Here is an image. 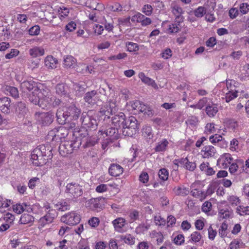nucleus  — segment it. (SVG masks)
Instances as JSON below:
<instances>
[{"label": "nucleus", "mask_w": 249, "mask_h": 249, "mask_svg": "<svg viewBox=\"0 0 249 249\" xmlns=\"http://www.w3.org/2000/svg\"><path fill=\"white\" fill-rule=\"evenodd\" d=\"M20 88L24 92L33 90L29 94V100L42 108L44 109L51 104L52 97L50 90L42 85L37 86L33 80L30 79L24 81L20 84Z\"/></svg>", "instance_id": "f257e3e1"}, {"label": "nucleus", "mask_w": 249, "mask_h": 249, "mask_svg": "<svg viewBox=\"0 0 249 249\" xmlns=\"http://www.w3.org/2000/svg\"><path fill=\"white\" fill-rule=\"evenodd\" d=\"M80 113V109L72 104L69 106L59 108L56 113V116L57 122L60 124H65L67 120L69 122L77 120Z\"/></svg>", "instance_id": "f03ea898"}, {"label": "nucleus", "mask_w": 249, "mask_h": 249, "mask_svg": "<svg viewBox=\"0 0 249 249\" xmlns=\"http://www.w3.org/2000/svg\"><path fill=\"white\" fill-rule=\"evenodd\" d=\"M52 157L51 150L49 147L42 145L35 148L31 153V159L33 164L36 166H41L45 164L49 159Z\"/></svg>", "instance_id": "7ed1b4c3"}, {"label": "nucleus", "mask_w": 249, "mask_h": 249, "mask_svg": "<svg viewBox=\"0 0 249 249\" xmlns=\"http://www.w3.org/2000/svg\"><path fill=\"white\" fill-rule=\"evenodd\" d=\"M124 125L122 126V133L125 136H132L136 133L138 127V121L134 116H130L127 119L125 116Z\"/></svg>", "instance_id": "20e7f679"}, {"label": "nucleus", "mask_w": 249, "mask_h": 249, "mask_svg": "<svg viewBox=\"0 0 249 249\" xmlns=\"http://www.w3.org/2000/svg\"><path fill=\"white\" fill-rule=\"evenodd\" d=\"M65 192L73 198H77L82 195L83 189L78 183L72 182L67 184Z\"/></svg>", "instance_id": "39448f33"}, {"label": "nucleus", "mask_w": 249, "mask_h": 249, "mask_svg": "<svg viewBox=\"0 0 249 249\" xmlns=\"http://www.w3.org/2000/svg\"><path fill=\"white\" fill-rule=\"evenodd\" d=\"M182 22L180 20H177L176 19H175L173 22L165 20L162 23V26L167 33H177L181 30L180 23Z\"/></svg>", "instance_id": "423d86ee"}, {"label": "nucleus", "mask_w": 249, "mask_h": 249, "mask_svg": "<svg viewBox=\"0 0 249 249\" xmlns=\"http://www.w3.org/2000/svg\"><path fill=\"white\" fill-rule=\"evenodd\" d=\"M88 134L87 130L85 129H75L72 131V138L71 141L73 142L74 147L76 148H79L81 145L82 140L86 137Z\"/></svg>", "instance_id": "0eeeda50"}, {"label": "nucleus", "mask_w": 249, "mask_h": 249, "mask_svg": "<svg viewBox=\"0 0 249 249\" xmlns=\"http://www.w3.org/2000/svg\"><path fill=\"white\" fill-rule=\"evenodd\" d=\"M60 220L67 225H74L79 223L80 216L75 212H71L61 216Z\"/></svg>", "instance_id": "6e6552de"}, {"label": "nucleus", "mask_w": 249, "mask_h": 249, "mask_svg": "<svg viewBox=\"0 0 249 249\" xmlns=\"http://www.w3.org/2000/svg\"><path fill=\"white\" fill-rule=\"evenodd\" d=\"M36 117L40 124L43 125H50L54 119V115L53 112H41L36 114Z\"/></svg>", "instance_id": "1a4fd4ad"}, {"label": "nucleus", "mask_w": 249, "mask_h": 249, "mask_svg": "<svg viewBox=\"0 0 249 249\" xmlns=\"http://www.w3.org/2000/svg\"><path fill=\"white\" fill-rule=\"evenodd\" d=\"M191 195L201 201L204 200L205 198L204 191L201 190V185L199 182H195L191 185Z\"/></svg>", "instance_id": "9d476101"}, {"label": "nucleus", "mask_w": 249, "mask_h": 249, "mask_svg": "<svg viewBox=\"0 0 249 249\" xmlns=\"http://www.w3.org/2000/svg\"><path fill=\"white\" fill-rule=\"evenodd\" d=\"M82 124L87 127L95 129L97 125L96 120L87 113H82L80 119Z\"/></svg>", "instance_id": "9b49d317"}, {"label": "nucleus", "mask_w": 249, "mask_h": 249, "mask_svg": "<svg viewBox=\"0 0 249 249\" xmlns=\"http://www.w3.org/2000/svg\"><path fill=\"white\" fill-rule=\"evenodd\" d=\"M77 149L74 147L73 142L72 141L71 142H62L59 146V153L64 157L71 153L73 150Z\"/></svg>", "instance_id": "f8f14e48"}, {"label": "nucleus", "mask_w": 249, "mask_h": 249, "mask_svg": "<svg viewBox=\"0 0 249 249\" xmlns=\"http://www.w3.org/2000/svg\"><path fill=\"white\" fill-rule=\"evenodd\" d=\"M84 100L88 104L94 105L100 100L99 93L95 90L88 91L85 93Z\"/></svg>", "instance_id": "ddd939ff"}, {"label": "nucleus", "mask_w": 249, "mask_h": 249, "mask_svg": "<svg viewBox=\"0 0 249 249\" xmlns=\"http://www.w3.org/2000/svg\"><path fill=\"white\" fill-rule=\"evenodd\" d=\"M101 198H91L86 202V206L89 209L94 211H98L102 207V204L100 202Z\"/></svg>", "instance_id": "4468645a"}, {"label": "nucleus", "mask_w": 249, "mask_h": 249, "mask_svg": "<svg viewBox=\"0 0 249 249\" xmlns=\"http://www.w3.org/2000/svg\"><path fill=\"white\" fill-rule=\"evenodd\" d=\"M114 230L119 233H123L125 231L124 228L126 224V221L123 217H118L112 222Z\"/></svg>", "instance_id": "2eb2a0df"}, {"label": "nucleus", "mask_w": 249, "mask_h": 249, "mask_svg": "<svg viewBox=\"0 0 249 249\" xmlns=\"http://www.w3.org/2000/svg\"><path fill=\"white\" fill-rule=\"evenodd\" d=\"M125 114L123 112H119L111 118V123L113 126L117 128H122L124 125Z\"/></svg>", "instance_id": "dca6fc26"}, {"label": "nucleus", "mask_w": 249, "mask_h": 249, "mask_svg": "<svg viewBox=\"0 0 249 249\" xmlns=\"http://www.w3.org/2000/svg\"><path fill=\"white\" fill-rule=\"evenodd\" d=\"M233 159L231 154L225 153L221 155L217 160V163L222 166L223 168H227L231 164Z\"/></svg>", "instance_id": "f3484780"}, {"label": "nucleus", "mask_w": 249, "mask_h": 249, "mask_svg": "<svg viewBox=\"0 0 249 249\" xmlns=\"http://www.w3.org/2000/svg\"><path fill=\"white\" fill-rule=\"evenodd\" d=\"M56 93L64 97H69L70 92L69 88L64 84H58L55 87Z\"/></svg>", "instance_id": "a211bd4d"}, {"label": "nucleus", "mask_w": 249, "mask_h": 249, "mask_svg": "<svg viewBox=\"0 0 249 249\" xmlns=\"http://www.w3.org/2000/svg\"><path fill=\"white\" fill-rule=\"evenodd\" d=\"M11 99L8 97L0 98V110L4 113L8 114L10 112Z\"/></svg>", "instance_id": "6ab92c4d"}, {"label": "nucleus", "mask_w": 249, "mask_h": 249, "mask_svg": "<svg viewBox=\"0 0 249 249\" xmlns=\"http://www.w3.org/2000/svg\"><path fill=\"white\" fill-rule=\"evenodd\" d=\"M201 153L204 158H209L214 156L216 150L213 146L207 145L203 148Z\"/></svg>", "instance_id": "aec40b11"}, {"label": "nucleus", "mask_w": 249, "mask_h": 249, "mask_svg": "<svg viewBox=\"0 0 249 249\" xmlns=\"http://www.w3.org/2000/svg\"><path fill=\"white\" fill-rule=\"evenodd\" d=\"M172 12L175 17L177 20L183 21V17L182 16L183 11L181 7L178 4H173L171 6Z\"/></svg>", "instance_id": "412c9836"}, {"label": "nucleus", "mask_w": 249, "mask_h": 249, "mask_svg": "<svg viewBox=\"0 0 249 249\" xmlns=\"http://www.w3.org/2000/svg\"><path fill=\"white\" fill-rule=\"evenodd\" d=\"M109 174L113 177L119 176L123 173V168L118 164H111L109 168Z\"/></svg>", "instance_id": "4be33fe9"}, {"label": "nucleus", "mask_w": 249, "mask_h": 249, "mask_svg": "<svg viewBox=\"0 0 249 249\" xmlns=\"http://www.w3.org/2000/svg\"><path fill=\"white\" fill-rule=\"evenodd\" d=\"M169 142L166 139H163L156 143L154 148L155 151L157 152H164L168 147Z\"/></svg>", "instance_id": "5701e85b"}, {"label": "nucleus", "mask_w": 249, "mask_h": 249, "mask_svg": "<svg viewBox=\"0 0 249 249\" xmlns=\"http://www.w3.org/2000/svg\"><path fill=\"white\" fill-rule=\"evenodd\" d=\"M76 63V59L71 55H67L64 58L63 65L66 68H73Z\"/></svg>", "instance_id": "b1692460"}, {"label": "nucleus", "mask_w": 249, "mask_h": 249, "mask_svg": "<svg viewBox=\"0 0 249 249\" xmlns=\"http://www.w3.org/2000/svg\"><path fill=\"white\" fill-rule=\"evenodd\" d=\"M118 128H117L115 127H110L107 129L106 130H100V132L103 135L105 134L106 136L109 137L111 138L117 139L118 133Z\"/></svg>", "instance_id": "393cba45"}, {"label": "nucleus", "mask_w": 249, "mask_h": 249, "mask_svg": "<svg viewBox=\"0 0 249 249\" xmlns=\"http://www.w3.org/2000/svg\"><path fill=\"white\" fill-rule=\"evenodd\" d=\"M174 193L177 196H186L189 193V190L184 186H178L173 189Z\"/></svg>", "instance_id": "a878e982"}, {"label": "nucleus", "mask_w": 249, "mask_h": 249, "mask_svg": "<svg viewBox=\"0 0 249 249\" xmlns=\"http://www.w3.org/2000/svg\"><path fill=\"white\" fill-rule=\"evenodd\" d=\"M56 128V136L58 138V140H61L67 137L69 133L68 129L65 126H59Z\"/></svg>", "instance_id": "bb28decb"}, {"label": "nucleus", "mask_w": 249, "mask_h": 249, "mask_svg": "<svg viewBox=\"0 0 249 249\" xmlns=\"http://www.w3.org/2000/svg\"><path fill=\"white\" fill-rule=\"evenodd\" d=\"M30 55L33 57H37L44 55V50L41 47H35L29 50Z\"/></svg>", "instance_id": "cd10ccee"}, {"label": "nucleus", "mask_w": 249, "mask_h": 249, "mask_svg": "<svg viewBox=\"0 0 249 249\" xmlns=\"http://www.w3.org/2000/svg\"><path fill=\"white\" fill-rule=\"evenodd\" d=\"M207 114L210 117H213L218 112V108L216 104L212 103L208 104L205 109Z\"/></svg>", "instance_id": "c85d7f7f"}, {"label": "nucleus", "mask_w": 249, "mask_h": 249, "mask_svg": "<svg viewBox=\"0 0 249 249\" xmlns=\"http://www.w3.org/2000/svg\"><path fill=\"white\" fill-rule=\"evenodd\" d=\"M46 67L49 69H54L56 67L57 64V60L52 56H48L44 61Z\"/></svg>", "instance_id": "c756f323"}, {"label": "nucleus", "mask_w": 249, "mask_h": 249, "mask_svg": "<svg viewBox=\"0 0 249 249\" xmlns=\"http://www.w3.org/2000/svg\"><path fill=\"white\" fill-rule=\"evenodd\" d=\"M179 162L181 164L184 165L186 169L190 171L194 170L196 167V163L194 162L189 161L187 158L181 159Z\"/></svg>", "instance_id": "7c9ffc66"}, {"label": "nucleus", "mask_w": 249, "mask_h": 249, "mask_svg": "<svg viewBox=\"0 0 249 249\" xmlns=\"http://www.w3.org/2000/svg\"><path fill=\"white\" fill-rule=\"evenodd\" d=\"M139 77L141 79L142 82L145 84L150 85L154 88H157V85L155 82L152 79L146 76L144 73L140 72L139 74Z\"/></svg>", "instance_id": "2f4dec72"}, {"label": "nucleus", "mask_w": 249, "mask_h": 249, "mask_svg": "<svg viewBox=\"0 0 249 249\" xmlns=\"http://www.w3.org/2000/svg\"><path fill=\"white\" fill-rule=\"evenodd\" d=\"M216 6L215 0H208L204 5V7L209 13L213 12Z\"/></svg>", "instance_id": "473e14b6"}, {"label": "nucleus", "mask_w": 249, "mask_h": 249, "mask_svg": "<svg viewBox=\"0 0 249 249\" xmlns=\"http://www.w3.org/2000/svg\"><path fill=\"white\" fill-rule=\"evenodd\" d=\"M26 110L27 109L24 103L19 102L17 103L16 111L18 114L24 116L26 112Z\"/></svg>", "instance_id": "72a5a7b5"}, {"label": "nucleus", "mask_w": 249, "mask_h": 249, "mask_svg": "<svg viewBox=\"0 0 249 249\" xmlns=\"http://www.w3.org/2000/svg\"><path fill=\"white\" fill-rule=\"evenodd\" d=\"M34 220V217L32 215L27 213H24L21 215L19 221L21 224L25 225L32 223Z\"/></svg>", "instance_id": "f704fd0d"}, {"label": "nucleus", "mask_w": 249, "mask_h": 249, "mask_svg": "<svg viewBox=\"0 0 249 249\" xmlns=\"http://www.w3.org/2000/svg\"><path fill=\"white\" fill-rule=\"evenodd\" d=\"M56 210L64 212L70 209V206L68 202L66 201H60L55 205Z\"/></svg>", "instance_id": "c9c22d12"}, {"label": "nucleus", "mask_w": 249, "mask_h": 249, "mask_svg": "<svg viewBox=\"0 0 249 249\" xmlns=\"http://www.w3.org/2000/svg\"><path fill=\"white\" fill-rule=\"evenodd\" d=\"M113 113L110 112V110H109V108L107 106V105L103 106L99 111V115L100 116H105L104 120L107 118H109L110 115L112 114Z\"/></svg>", "instance_id": "e433bc0d"}, {"label": "nucleus", "mask_w": 249, "mask_h": 249, "mask_svg": "<svg viewBox=\"0 0 249 249\" xmlns=\"http://www.w3.org/2000/svg\"><path fill=\"white\" fill-rule=\"evenodd\" d=\"M107 106L112 113H115L118 110L117 102L115 99L109 100L107 103Z\"/></svg>", "instance_id": "4c0bfd02"}, {"label": "nucleus", "mask_w": 249, "mask_h": 249, "mask_svg": "<svg viewBox=\"0 0 249 249\" xmlns=\"http://www.w3.org/2000/svg\"><path fill=\"white\" fill-rule=\"evenodd\" d=\"M228 227V224L225 222L222 223L221 225L218 230V234L221 238H224L227 235Z\"/></svg>", "instance_id": "58836bf2"}, {"label": "nucleus", "mask_w": 249, "mask_h": 249, "mask_svg": "<svg viewBox=\"0 0 249 249\" xmlns=\"http://www.w3.org/2000/svg\"><path fill=\"white\" fill-rule=\"evenodd\" d=\"M121 239L125 244L128 245H133L135 243V238L129 234L125 235H121Z\"/></svg>", "instance_id": "ea45409f"}, {"label": "nucleus", "mask_w": 249, "mask_h": 249, "mask_svg": "<svg viewBox=\"0 0 249 249\" xmlns=\"http://www.w3.org/2000/svg\"><path fill=\"white\" fill-rule=\"evenodd\" d=\"M159 177L162 181H166L169 177V172L164 168L160 169L158 172Z\"/></svg>", "instance_id": "a19ab883"}, {"label": "nucleus", "mask_w": 249, "mask_h": 249, "mask_svg": "<svg viewBox=\"0 0 249 249\" xmlns=\"http://www.w3.org/2000/svg\"><path fill=\"white\" fill-rule=\"evenodd\" d=\"M139 107L138 111L143 113L144 114L148 115H150L152 114V111L150 107L142 102L140 103V105L139 106Z\"/></svg>", "instance_id": "79ce46f5"}, {"label": "nucleus", "mask_w": 249, "mask_h": 249, "mask_svg": "<svg viewBox=\"0 0 249 249\" xmlns=\"http://www.w3.org/2000/svg\"><path fill=\"white\" fill-rule=\"evenodd\" d=\"M243 245V242L240 239H235L230 243L229 248L230 249H238Z\"/></svg>", "instance_id": "37998d69"}, {"label": "nucleus", "mask_w": 249, "mask_h": 249, "mask_svg": "<svg viewBox=\"0 0 249 249\" xmlns=\"http://www.w3.org/2000/svg\"><path fill=\"white\" fill-rule=\"evenodd\" d=\"M236 212L240 215H249V206H239L236 208Z\"/></svg>", "instance_id": "c03bdc74"}, {"label": "nucleus", "mask_w": 249, "mask_h": 249, "mask_svg": "<svg viewBox=\"0 0 249 249\" xmlns=\"http://www.w3.org/2000/svg\"><path fill=\"white\" fill-rule=\"evenodd\" d=\"M151 236L153 238H156V240L158 245L161 244L163 241V236L161 232H157L154 231L152 232Z\"/></svg>", "instance_id": "a18cd8bd"}, {"label": "nucleus", "mask_w": 249, "mask_h": 249, "mask_svg": "<svg viewBox=\"0 0 249 249\" xmlns=\"http://www.w3.org/2000/svg\"><path fill=\"white\" fill-rule=\"evenodd\" d=\"M127 50L130 52L138 51L139 49L138 45L137 43L127 42L126 43Z\"/></svg>", "instance_id": "49530a36"}, {"label": "nucleus", "mask_w": 249, "mask_h": 249, "mask_svg": "<svg viewBox=\"0 0 249 249\" xmlns=\"http://www.w3.org/2000/svg\"><path fill=\"white\" fill-rule=\"evenodd\" d=\"M150 228V224L147 223L140 224L137 228L136 231L139 232H144L148 230Z\"/></svg>", "instance_id": "de8ad7c7"}, {"label": "nucleus", "mask_w": 249, "mask_h": 249, "mask_svg": "<svg viewBox=\"0 0 249 249\" xmlns=\"http://www.w3.org/2000/svg\"><path fill=\"white\" fill-rule=\"evenodd\" d=\"M228 200L232 207L236 206L240 203V200L239 198L236 196H229L228 198Z\"/></svg>", "instance_id": "09e8293b"}, {"label": "nucleus", "mask_w": 249, "mask_h": 249, "mask_svg": "<svg viewBox=\"0 0 249 249\" xmlns=\"http://www.w3.org/2000/svg\"><path fill=\"white\" fill-rule=\"evenodd\" d=\"M51 218H48L46 215L41 217L38 220V224L39 226L44 227L45 225L52 223L50 220Z\"/></svg>", "instance_id": "8fccbe9b"}, {"label": "nucleus", "mask_w": 249, "mask_h": 249, "mask_svg": "<svg viewBox=\"0 0 249 249\" xmlns=\"http://www.w3.org/2000/svg\"><path fill=\"white\" fill-rule=\"evenodd\" d=\"M202 235L198 231H194L191 235V240L192 242L197 243L200 241Z\"/></svg>", "instance_id": "3c124183"}, {"label": "nucleus", "mask_w": 249, "mask_h": 249, "mask_svg": "<svg viewBox=\"0 0 249 249\" xmlns=\"http://www.w3.org/2000/svg\"><path fill=\"white\" fill-rule=\"evenodd\" d=\"M46 216L51 218L50 220L53 222L54 219L57 216V213L54 209L49 210L46 212Z\"/></svg>", "instance_id": "603ef678"}, {"label": "nucleus", "mask_w": 249, "mask_h": 249, "mask_svg": "<svg viewBox=\"0 0 249 249\" xmlns=\"http://www.w3.org/2000/svg\"><path fill=\"white\" fill-rule=\"evenodd\" d=\"M214 125L215 124L213 123H208L205 127V133L209 134L215 132L216 129Z\"/></svg>", "instance_id": "864d4df0"}, {"label": "nucleus", "mask_w": 249, "mask_h": 249, "mask_svg": "<svg viewBox=\"0 0 249 249\" xmlns=\"http://www.w3.org/2000/svg\"><path fill=\"white\" fill-rule=\"evenodd\" d=\"M212 205L211 202L209 201H205L201 207L202 211L205 213H209L212 210Z\"/></svg>", "instance_id": "5fc2aeb1"}, {"label": "nucleus", "mask_w": 249, "mask_h": 249, "mask_svg": "<svg viewBox=\"0 0 249 249\" xmlns=\"http://www.w3.org/2000/svg\"><path fill=\"white\" fill-rule=\"evenodd\" d=\"M206 13V11L203 7H199L194 11L195 15L197 18H201Z\"/></svg>", "instance_id": "6e6d98bb"}, {"label": "nucleus", "mask_w": 249, "mask_h": 249, "mask_svg": "<svg viewBox=\"0 0 249 249\" xmlns=\"http://www.w3.org/2000/svg\"><path fill=\"white\" fill-rule=\"evenodd\" d=\"M142 135L144 137H147L149 139L152 137V128L150 126H145L142 129Z\"/></svg>", "instance_id": "4d7b16f0"}, {"label": "nucleus", "mask_w": 249, "mask_h": 249, "mask_svg": "<svg viewBox=\"0 0 249 249\" xmlns=\"http://www.w3.org/2000/svg\"><path fill=\"white\" fill-rule=\"evenodd\" d=\"M174 243L177 245H181L184 242V237L183 234H178L174 239Z\"/></svg>", "instance_id": "13d9d810"}, {"label": "nucleus", "mask_w": 249, "mask_h": 249, "mask_svg": "<svg viewBox=\"0 0 249 249\" xmlns=\"http://www.w3.org/2000/svg\"><path fill=\"white\" fill-rule=\"evenodd\" d=\"M237 96V92H232L231 90L226 93L225 99L227 102H229L231 100Z\"/></svg>", "instance_id": "bf43d9fd"}, {"label": "nucleus", "mask_w": 249, "mask_h": 249, "mask_svg": "<svg viewBox=\"0 0 249 249\" xmlns=\"http://www.w3.org/2000/svg\"><path fill=\"white\" fill-rule=\"evenodd\" d=\"M240 12L242 15L246 14L249 11V4L247 3H242L239 6Z\"/></svg>", "instance_id": "052dcab7"}, {"label": "nucleus", "mask_w": 249, "mask_h": 249, "mask_svg": "<svg viewBox=\"0 0 249 249\" xmlns=\"http://www.w3.org/2000/svg\"><path fill=\"white\" fill-rule=\"evenodd\" d=\"M88 223L91 227L96 228L99 225L100 220L98 217H93L89 220Z\"/></svg>", "instance_id": "680f3d73"}, {"label": "nucleus", "mask_w": 249, "mask_h": 249, "mask_svg": "<svg viewBox=\"0 0 249 249\" xmlns=\"http://www.w3.org/2000/svg\"><path fill=\"white\" fill-rule=\"evenodd\" d=\"M40 29L39 26L35 25L32 27L29 30V34L31 36H37L40 33Z\"/></svg>", "instance_id": "e2e57ef3"}, {"label": "nucleus", "mask_w": 249, "mask_h": 249, "mask_svg": "<svg viewBox=\"0 0 249 249\" xmlns=\"http://www.w3.org/2000/svg\"><path fill=\"white\" fill-rule=\"evenodd\" d=\"M7 90L9 91L10 94L13 97L17 98L18 97V89L14 87H9Z\"/></svg>", "instance_id": "0e129e2a"}, {"label": "nucleus", "mask_w": 249, "mask_h": 249, "mask_svg": "<svg viewBox=\"0 0 249 249\" xmlns=\"http://www.w3.org/2000/svg\"><path fill=\"white\" fill-rule=\"evenodd\" d=\"M59 15L62 17H66L69 13V10L68 8L65 6L60 7L58 10Z\"/></svg>", "instance_id": "69168bd1"}, {"label": "nucleus", "mask_w": 249, "mask_h": 249, "mask_svg": "<svg viewBox=\"0 0 249 249\" xmlns=\"http://www.w3.org/2000/svg\"><path fill=\"white\" fill-rule=\"evenodd\" d=\"M149 180L148 174L145 172H142L139 176V180L141 182L145 184L148 182Z\"/></svg>", "instance_id": "338daca9"}, {"label": "nucleus", "mask_w": 249, "mask_h": 249, "mask_svg": "<svg viewBox=\"0 0 249 249\" xmlns=\"http://www.w3.org/2000/svg\"><path fill=\"white\" fill-rule=\"evenodd\" d=\"M249 77V64H247L244 66L241 73V78L246 79Z\"/></svg>", "instance_id": "774afa93"}]
</instances>
